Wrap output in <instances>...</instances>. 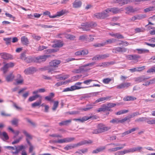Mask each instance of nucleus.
<instances>
[{
  "label": "nucleus",
  "mask_w": 155,
  "mask_h": 155,
  "mask_svg": "<svg viewBox=\"0 0 155 155\" xmlns=\"http://www.w3.org/2000/svg\"><path fill=\"white\" fill-rule=\"evenodd\" d=\"M26 58L25 53H23L21 54L20 56V58L21 59L25 61Z\"/></svg>",
  "instance_id": "nucleus-64"
},
{
  "label": "nucleus",
  "mask_w": 155,
  "mask_h": 155,
  "mask_svg": "<svg viewBox=\"0 0 155 155\" xmlns=\"http://www.w3.org/2000/svg\"><path fill=\"white\" fill-rule=\"evenodd\" d=\"M147 72L148 73H155V67H153L151 68L148 69L147 71Z\"/></svg>",
  "instance_id": "nucleus-55"
},
{
  "label": "nucleus",
  "mask_w": 155,
  "mask_h": 155,
  "mask_svg": "<svg viewBox=\"0 0 155 155\" xmlns=\"http://www.w3.org/2000/svg\"><path fill=\"white\" fill-rule=\"evenodd\" d=\"M108 97H101L97 100L94 103L95 104L97 103L102 102L108 99Z\"/></svg>",
  "instance_id": "nucleus-41"
},
{
  "label": "nucleus",
  "mask_w": 155,
  "mask_h": 155,
  "mask_svg": "<svg viewBox=\"0 0 155 155\" xmlns=\"http://www.w3.org/2000/svg\"><path fill=\"white\" fill-rule=\"evenodd\" d=\"M0 137L4 141H5L9 139V137L7 134L5 132H1V135Z\"/></svg>",
  "instance_id": "nucleus-19"
},
{
  "label": "nucleus",
  "mask_w": 155,
  "mask_h": 155,
  "mask_svg": "<svg viewBox=\"0 0 155 155\" xmlns=\"http://www.w3.org/2000/svg\"><path fill=\"white\" fill-rule=\"evenodd\" d=\"M136 99V98L131 96H127L123 98L125 101H134Z\"/></svg>",
  "instance_id": "nucleus-31"
},
{
  "label": "nucleus",
  "mask_w": 155,
  "mask_h": 155,
  "mask_svg": "<svg viewBox=\"0 0 155 155\" xmlns=\"http://www.w3.org/2000/svg\"><path fill=\"white\" fill-rule=\"evenodd\" d=\"M132 2L131 0H115L114 2L118 3L120 5L122 6Z\"/></svg>",
  "instance_id": "nucleus-15"
},
{
  "label": "nucleus",
  "mask_w": 155,
  "mask_h": 155,
  "mask_svg": "<svg viewBox=\"0 0 155 155\" xmlns=\"http://www.w3.org/2000/svg\"><path fill=\"white\" fill-rule=\"evenodd\" d=\"M61 62V61L58 60H53L49 63L50 66L54 67H57L58 65Z\"/></svg>",
  "instance_id": "nucleus-14"
},
{
  "label": "nucleus",
  "mask_w": 155,
  "mask_h": 155,
  "mask_svg": "<svg viewBox=\"0 0 155 155\" xmlns=\"http://www.w3.org/2000/svg\"><path fill=\"white\" fill-rule=\"evenodd\" d=\"M92 81H98L96 80H92V79H88L84 81L83 83L87 85L89 84Z\"/></svg>",
  "instance_id": "nucleus-50"
},
{
  "label": "nucleus",
  "mask_w": 155,
  "mask_h": 155,
  "mask_svg": "<svg viewBox=\"0 0 155 155\" xmlns=\"http://www.w3.org/2000/svg\"><path fill=\"white\" fill-rule=\"evenodd\" d=\"M88 53V51L86 50H79L74 53L76 56L84 55L87 54Z\"/></svg>",
  "instance_id": "nucleus-12"
},
{
  "label": "nucleus",
  "mask_w": 155,
  "mask_h": 155,
  "mask_svg": "<svg viewBox=\"0 0 155 155\" xmlns=\"http://www.w3.org/2000/svg\"><path fill=\"white\" fill-rule=\"evenodd\" d=\"M50 56V55H41L37 57L28 56L26 58L25 61L28 63H30L32 62L40 63L45 61L47 58Z\"/></svg>",
  "instance_id": "nucleus-1"
},
{
  "label": "nucleus",
  "mask_w": 155,
  "mask_h": 155,
  "mask_svg": "<svg viewBox=\"0 0 155 155\" xmlns=\"http://www.w3.org/2000/svg\"><path fill=\"white\" fill-rule=\"evenodd\" d=\"M84 144V141H82L76 144H74V145L75 146V147H77L78 146H81Z\"/></svg>",
  "instance_id": "nucleus-59"
},
{
  "label": "nucleus",
  "mask_w": 155,
  "mask_h": 155,
  "mask_svg": "<svg viewBox=\"0 0 155 155\" xmlns=\"http://www.w3.org/2000/svg\"><path fill=\"white\" fill-rule=\"evenodd\" d=\"M125 10L126 11L125 13L127 14H129L130 13H133L136 11V10L134 9L132 6L127 7L125 8Z\"/></svg>",
  "instance_id": "nucleus-22"
},
{
  "label": "nucleus",
  "mask_w": 155,
  "mask_h": 155,
  "mask_svg": "<svg viewBox=\"0 0 155 155\" xmlns=\"http://www.w3.org/2000/svg\"><path fill=\"white\" fill-rule=\"evenodd\" d=\"M84 23H82L81 25L82 27H80V28H82L84 31H87L90 29L91 27L88 23H87L85 25H84Z\"/></svg>",
  "instance_id": "nucleus-21"
},
{
  "label": "nucleus",
  "mask_w": 155,
  "mask_h": 155,
  "mask_svg": "<svg viewBox=\"0 0 155 155\" xmlns=\"http://www.w3.org/2000/svg\"><path fill=\"white\" fill-rule=\"evenodd\" d=\"M53 102L54 103V104L52 109L53 111H55L56 110L57 108L58 107L59 102L58 101H53Z\"/></svg>",
  "instance_id": "nucleus-32"
},
{
  "label": "nucleus",
  "mask_w": 155,
  "mask_h": 155,
  "mask_svg": "<svg viewBox=\"0 0 155 155\" xmlns=\"http://www.w3.org/2000/svg\"><path fill=\"white\" fill-rule=\"evenodd\" d=\"M137 50L138 51V53L140 54H145L149 52V51L147 49H137Z\"/></svg>",
  "instance_id": "nucleus-25"
},
{
  "label": "nucleus",
  "mask_w": 155,
  "mask_h": 155,
  "mask_svg": "<svg viewBox=\"0 0 155 155\" xmlns=\"http://www.w3.org/2000/svg\"><path fill=\"white\" fill-rule=\"evenodd\" d=\"M106 10L107 15H109V13L110 12H111L114 14H116L123 10L122 8L119 9L117 8H108L106 9Z\"/></svg>",
  "instance_id": "nucleus-4"
},
{
  "label": "nucleus",
  "mask_w": 155,
  "mask_h": 155,
  "mask_svg": "<svg viewBox=\"0 0 155 155\" xmlns=\"http://www.w3.org/2000/svg\"><path fill=\"white\" fill-rule=\"evenodd\" d=\"M86 67L85 65H84L80 67L81 73L87 71L89 70L86 68Z\"/></svg>",
  "instance_id": "nucleus-46"
},
{
  "label": "nucleus",
  "mask_w": 155,
  "mask_h": 155,
  "mask_svg": "<svg viewBox=\"0 0 155 155\" xmlns=\"http://www.w3.org/2000/svg\"><path fill=\"white\" fill-rule=\"evenodd\" d=\"M144 29L143 28H137L135 29V32L139 33L140 32H143Z\"/></svg>",
  "instance_id": "nucleus-61"
},
{
  "label": "nucleus",
  "mask_w": 155,
  "mask_h": 155,
  "mask_svg": "<svg viewBox=\"0 0 155 155\" xmlns=\"http://www.w3.org/2000/svg\"><path fill=\"white\" fill-rule=\"evenodd\" d=\"M127 51L126 48L119 47L114 48L112 49V52L115 53H117V52L123 53L126 52Z\"/></svg>",
  "instance_id": "nucleus-6"
},
{
  "label": "nucleus",
  "mask_w": 155,
  "mask_h": 155,
  "mask_svg": "<svg viewBox=\"0 0 155 155\" xmlns=\"http://www.w3.org/2000/svg\"><path fill=\"white\" fill-rule=\"evenodd\" d=\"M15 149H17L19 152L25 148V146L23 145L18 146H15Z\"/></svg>",
  "instance_id": "nucleus-40"
},
{
  "label": "nucleus",
  "mask_w": 155,
  "mask_h": 155,
  "mask_svg": "<svg viewBox=\"0 0 155 155\" xmlns=\"http://www.w3.org/2000/svg\"><path fill=\"white\" fill-rule=\"evenodd\" d=\"M23 133L27 137L26 140L28 144L29 145V146H30V145H31V144L29 140V139H32L31 136L25 130H24L23 131Z\"/></svg>",
  "instance_id": "nucleus-16"
},
{
  "label": "nucleus",
  "mask_w": 155,
  "mask_h": 155,
  "mask_svg": "<svg viewBox=\"0 0 155 155\" xmlns=\"http://www.w3.org/2000/svg\"><path fill=\"white\" fill-rule=\"evenodd\" d=\"M81 2L79 0H76L72 3L73 6L74 8H79L81 6Z\"/></svg>",
  "instance_id": "nucleus-18"
},
{
  "label": "nucleus",
  "mask_w": 155,
  "mask_h": 155,
  "mask_svg": "<svg viewBox=\"0 0 155 155\" xmlns=\"http://www.w3.org/2000/svg\"><path fill=\"white\" fill-rule=\"evenodd\" d=\"M41 103V100L39 99L38 101H36L33 103L31 104V106L33 107H35L38 106L40 105Z\"/></svg>",
  "instance_id": "nucleus-35"
},
{
  "label": "nucleus",
  "mask_w": 155,
  "mask_h": 155,
  "mask_svg": "<svg viewBox=\"0 0 155 155\" xmlns=\"http://www.w3.org/2000/svg\"><path fill=\"white\" fill-rule=\"evenodd\" d=\"M147 124H155V118H154L153 119H151V120H149V119L148 118V120H147Z\"/></svg>",
  "instance_id": "nucleus-51"
},
{
  "label": "nucleus",
  "mask_w": 155,
  "mask_h": 155,
  "mask_svg": "<svg viewBox=\"0 0 155 155\" xmlns=\"http://www.w3.org/2000/svg\"><path fill=\"white\" fill-rule=\"evenodd\" d=\"M63 45L61 42L60 41H57L55 43L52 45L54 48H60L63 46Z\"/></svg>",
  "instance_id": "nucleus-28"
},
{
  "label": "nucleus",
  "mask_w": 155,
  "mask_h": 155,
  "mask_svg": "<svg viewBox=\"0 0 155 155\" xmlns=\"http://www.w3.org/2000/svg\"><path fill=\"white\" fill-rule=\"evenodd\" d=\"M36 71V69L34 67H30L25 69L24 72L26 74H33Z\"/></svg>",
  "instance_id": "nucleus-9"
},
{
  "label": "nucleus",
  "mask_w": 155,
  "mask_h": 155,
  "mask_svg": "<svg viewBox=\"0 0 155 155\" xmlns=\"http://www.w3.org/2000/svg\"><path fill=\"white\" fill-rule=\"evenodd\" d=\"M48 47L44 46H39L37 48V50L38 51H41L45 49H46Z\"/></svg>",
  "instance_id": "nucleus-52"
},
{
  "label": "nucleus",
  "mask_w": 155,
  "mask_h": 155,
  "mask_svg": "<svg viewBox=\"0 0 155 155\" xmlns=\"http://www.w3.org/2000/svg\"><path fill=\"white\" fill-rule=\"evenodd\" d=\"M0 56L2 58L5 60L12 59H13L12 55L5 52L1 53L0 54Z\"/></svg>",
  "instance_id": "nucleus-7"
},
{
  "label": "nucleus",
  "mask_w": 155,
  "mask_h": 155,
  "mask_svg": "<svg viewBox=\"0 0 155 155\" xmlns=\"http://www.w3.org/2000/svg\"><path fill=\"white\" fill-rule=\"evenodd\" d=\"M115 38H116L118 39H122L124 38V36L121 34L119 33H116Z\"/></svg>",
  "instance_id": "nucleus-58"
},
{
  "label": "nucleus",
  "mask_w": 155,
  "mask_h": 155,
  "mask_svg": "<svg viewBox=\"0 0 155 155\" xmlns=\"http://www.w3.org/2000/svg\"><path fill=\"white\" fill-rule=\"evenodd\" d=\"M112 80L111 78H104L102 82L105 84H109Z\"/></svg>",
  "instance_id": "nucleus-44"
},
{
  "label": "nucleus",
  "mask_w": 155,
  "mask_h": 155,
  "mask_svg": "<svg viewBox=\"0 0 155 155\" xmlns=\"http://www.w3.org/2000/svg\"><path fill=\"white\" fill-rule=\"evenodd\" d=\"M65 37L67 39L72 40H74L75 38V37L74 36L70 34L66 35Z\"/></svg>",
  "instance_id": "nucleus-47"
},
{
  "label": "nucleus",
  "mask_w": 155,
  "mask_h": 155,
  "mask_svg": "<svg viewBox=\"0 0 155 155\" xmlns=\"http://www.w3.org/2000/svg\"><path fill=\"white\" fill-rule=\"evenodd\" d=\"M140 114L139 112H136L133 113L132 115L125 117L127 120H130V118L138 115H140Z\"/></svg>",
  "instance_id": "nucleus-30"
},
{
  "label": "nucleus",
  "mask_w": 155,
  "mask_h": 155,
  "mask_svg": "<svg viewBox=\"0 0 155 155\" xmlns=\"http://www.w3.org/2000/svg\"><path fill=\"white\" fill-rule=\"evenodd\" d=\"M97 128H98L100 133L108 131L111 128L110 127L105 126L102 124H98Z\"/></svg>",
  "instance_id": "nucleus-3"
},
{
  "label": "nucleus",
  "mask_w": 155,
  "mask_h": 155,
  "mask_svg": "<svg viewBox=\"0 0 155 155\" xmlns=\"http://www.w3.org/2000/svg\"><path fill=\"white\" fill-rule=\"evenodd\" d=\"M152 6L148 8H147L144 9V11L145 12H147L149 11H153Z\"/></svg>",
  "instance_id": "nucleus-63"
},
{
  "label": "nucleus",
  "mask_w": 155,
  "mask_h": 155,
  "mask_svg": "<svg viewBox=\"0 0 155 155\" xmlns=\"http://www.w3.org/2000/svg\"><path fill=\"white\" fill-rule=\"evenodd\" d=\"M71 122V120H66L63 121L59 123L60 126L67 125Z\"/></svg>",
  "instance_id": "nucleus-27"
},
{
  "label": "nucleus",
  "mask_w": 155,
  "mask_h": 155,
  "mask_svg": "<svg viewBox=\"0 0 155 155\" xmlns=\"http://www.w3.org/2000/svg\"><path fill=\"white\" fill-rule=\"evenodd\" d=\"M66 82H58L57 83L55 84V86L57 87L60 86L63 84H65L66 83Z\"/></svg>",
  "instance_id": "nucleus-62"
},
{
  "label": "nucleus",
  "mask_w": 155,
  "mask_h": 155,
  "mask_svg": "<svg viewBox=\"0 0 155 155\" xmlns=\"http://www.w3.org/2000/svg\"><path fill=\"white\" fill-rule=\"evenodd\" d=\"M22 137H19V138L15 140H14V141L12 142V144L14 145L16 143H19V142L22 139Z\"/></svg>",
  "instance_id": "nucleus-56"
},
{
  "label": "nucleus",
  "mask_w": 155,
  "mask_h": 155,
  "mask_svg": "<svg viewBox=\"0 0 155 155\" xmlns=\"http://www.w3.org/2000/svg\"><path fill=\"white\" fill-rule=\"evenodd\" d=\"M137 20H141L146 17V15L145 14H140L136 15Z\"/></svg>",
  "instance_id": "nucleus-37"
},
{
  "label": "nucleus",
  "mask_w": 155,
  "mask_h": 155,
  "mask_svg": "<svg viewBox=\"0 0 155 155\" xmlns=\"http://www.w3.org/2000/svg\"><path fill=\"white\" fill-rule=\"evenodd\" d=\"M14 78V76L12 73L8 75L6 77V80L7 82L12 81Z\"/></svg>",
  "instance_id": "nucleus-24"
},
{
  "label": "nucleus",
  "mask_w": 155,
  "mask_h": 155,
  "mask_svg": "<svg viewBox=\"0 0 155 155\" xmlns=\"http://www.w3.org/2000/svg\"><path fill=\"white\" fill-rule=\"evenodd\" d=\"M137 20H141L146 17V15L145 14H140L136 15Z\"/></svg>",
  "instance_id": "nucleus-38"
},
{
  "label": "nucleus",
  "mask_w": 155,
  "mask_h": 155,
  "mask_svg": "<svg viewBox=\"0 0 155 155\" xmlns=\"http://www.w3.org/2000/svg\"><path fill=\"white\" fill-rule=\"evenodd\" d=\"M21 41L22 43L24 45H27L29 43V41L28 40L27 38L25 36L21 37Z\"/></svg>",
  "instance_id": "nucleus-26"
},
{
  "label": "nucleus",
  "mask_w": 155,
  "mask_h": 155,
  "mask_svg": "<svg viewBox=\"0 0 155 155\" xmlns=\"http://www.w3.org/2000/svg\"><path fill=\"white\" fill-rule=\"evenodd\" d=\"M109 54H103L99 55V57L100 58V59H104L107 57H109Z\"/></svg>",
  "instance_id": "nucleus-49"
},
{
  "label": "nucleus",
  "mask_w": 155,
  "mask_h": 155,
  "mask_svg": "<svg viewBox=\"0 0 155 155\" xmlns=\"http://www.w3.org/2000/svg\"><path fill=\"white\" fill-rule=\"evenodd\" d=\"M3 40L5 41V43L6 45L10 44L12 41L11 38H3Z\"/></svg>",
  "instance_id": "nucleus-48"
},
{
  "label": "nucleus",
  "mask_w": 155,
  "mask_h": 155,
  "mask_svg": "<svg viewBox=\"0 0 155 155\" xmlns=\"http://www.w3.org/2000/svg\"><path fill=\"white\" fill-rule=\"evenodd\" d=\"M107 105L108 107H109V108L110 110V108L111 107H114L116 105V104L114 103H109L107 104Z\"/></svg>",
  "instance_id": "nucleus-60"
},
{
  "label": "nucleus",
  "mask_w": 155,
  "mask_h": 155,
  "mask_svg": "<svg viewBox=\"0 0 155 155\" xmlns=\"http://www.w3.org/2000/svg\"><path fill=\"white\" fill-rule=\"evenodd\" d=\"M127 121L126 117L124 119L120 120V118H115L113 119L110 121V123L113 124H117L120 123H123L125 121Z\"/></svg>",
  "instance_id": "nucleus-5"
},
{
  "label": "nucleus",
  "mask_w": 155,
  "mask_h": 155,
  "mask_svg": "<svg viewBox=\"0 0 155 155\" xmlns=\"http://www.w3.org/2000/svg\"><path fill=\"white\" fill-rule=\"evenodd\" d=\"M94 106V103L87 104L86 105L87 107L82 108L81 109V110L85 111H87L91 109L92 108H93V107Z\"/></svg>",
  "instance_id": "nucleus-20"
},
{
  "label": "nucleus",
  "mask_w": 155,
  "mask_h": 155,
  "mask_svg": "<svg viewBox=\"0 0 155 155\" xmlns=\"http://www.w3.org/2000/svg\"><path fill=\"white\" fill-rule=\"evenodd\" d=\"M148 118L145 117H142L139 118L135 120V122H142L148 120Z\"/></svg>",
  "instance_id": "nucleus-39"
},
{
  "label": "nucleus",
  "mask_w": 155,
  "mask_h": 155,
  "mask_svg": "<svg viewBox=\"0 0 155 155\" xmlns=\"http://www.w3.org/2000/svg\"><path fill=\"white\" fill-rule=\"evenodd\" d=\"M140 58V56L137 54L133 55V60H134L137 62L138 61V60L139 58Z\"/></svg>",
  "instance_id": "nucleus-57"
},
{
  "label": "nucleus",
  "mask_w": 155,
  "mask_h": 155,
  "mask_svg": "<svg viewBox=\"0 0 155 155\" xmlns=\"http://www.w3.org/2000/svg\"><path fill=\"white\" fill-rule=\"evenodd\" d=\"M82 88H84V87L73 85L71 86L70 87H68L64 89L63 91V92H64L68 91H72L76 90Z\"/></svg>",
  "instance_id": "nucleus-11"
},
{
  "label": "nucleus",
  "mask_w": 155,
  "mask_h": 155,
  "mask_svg": "<svg viewBox=\"0 0 155 155\" xmlns=\"http://www.w3.org/2000/svg\"><path fill=\"white\" fill-rule=\"evenodd\" d=\"M110 64V63L109 62H105L103 63H100L99 64H98L96 66V67H107Z\"/></svg>",
  "instance_id": "nucleus-29"
},
{
  "label": "nucleus",
  "mask_w": 155,
  "mask_h": 155,
  "mask_svg": "<svg viewBox=\"0 0 155 155\" xmlns=\"http://www.w3.org/2000/svg\"><path fill=\"white\" fill-rule=\"evenodd\" d=\"M19 120L16 118H14L11 121V123L12 125L17 126Z\"/></svg>",
  "instance_id": "nucleus-36"
},
{
  "label": "nucleus",
  "mask_w": 155,
  "mask_h": 155,
  "mask_svg": "<svg viewBox=\"0 0 155 155\" xmlns=\"http://www.w3.org/2000/svg\"><path fill=\"white\" fill-rule=\"evenodd\" d=\"M106 44V42H102L101 43H97L94 44L93 45L95 47H98L103 46Z\"/></svg>",
  "instance_id": "nucleus-42"
},
{
  "label": "nucleus",
  "mask_w": 155,
  "mask_h": 155,
  "mask_svg": "<svg viewBox=\"0 0 155 155\" xmlns=\"http://www.w3.org/2000/svg\"><path fill=\"white\" fill-rule=\"evenodd\" d=\"M65 12L66 11L65 10H62L61 11L57 12L56 14L58 17H60L64 15Z\"/></svg>",
  "instance_id": "nucleus-43"
},
{
  "label": "nucleus",
  "mask_w": 155,
  "mask_h": 155,
  "mask_svg": "<svg viewBox=\"0 0 155 155\" xmlns=\"http://www.w3.org/2000/svg\"><path fill=\"white\" fill-rule=\"evenodd\" d=\"M32 36L34 39L37 41H38L40 40L41 38V37L40 36H37L35 34H33L32 35Z\"/></svg>",
  "instance_id": "nucleus-54"
},
{
  "label": "nucleus",
  "mask_w": 155,
  "mask_h": 155,
  "mask_svg": "<svg viewBox=\"0 0 155 155\" xmlns=\"http://www.w3.org/2000/svg\"><path fill=\"white\" fill-rule=\"evenodd\" d=\"M132 149V153L137 151L141 152V150L143 149V147H141L138 146L137 147H133Z\"/></svg>",
  "instance_id": "nucleus-33"
},
{
  "label": "nucleus",
  "mask_w": 155,
  "mask_h": 155,
  "mask_svg": "<svg viewBox=\"0 0 155 155\" xmlns=\"http://www.w3.org/2000/svg\"><path fill=\"white\" fill-rule=\"evenodd\" d=\"M131 84L130 83L126 82L122 83L117 86V88L118 89H126L130 86Z\"/></svg>",
  "instance_id": "nucleus-10"
},
{
  "label": "nucleus",
  "mask_w": 155,
  "mask_h": 155,
  "mask_svg": "<svg viewBox=\"0 0 155 155\" xmlns=\"http://www.w3.org/2000/svg\"><path fill=\"white\" fill-rule=\"evenodd\" d=\"M14 66V64L13 63L10 62L5 64L1 69L3 71V73L5 74L7 72L8 68L12 67Z\"/></svg>",
  "instance_id": "nucleus-8"
},
{
  "label": "nucleus",
  "mask_w": 155,
  "mask_h": 155,
  "mask_svg": "<svg viewBox=\"0 0 155 155\" xmlns=\"http://www.w3.org/2000/svg\"><path fill=\"white\" fill-rule=\"evenodd\" d=\"M92 117L91 116L88 117L87 116H85L82 118H80L78 119H74L73 120L78 121L80 122L83 123L85 121H87V120L91 119Z\"/></svg>",
  "instance_id": "nucleus-13"
},
{
  "label": "nucleus",
  "mask_w": 155,
  "mask_h": 155,
  "mask_svg": "<svg viewBox=\"0 0 155 155\" xmlns=\"http://www.w3.org/2000/svg\"><path fill=\"white\" fill-rule=\"evenodd\" d=\"M149 78H146L144 76H142L137 78L135 79L136 81H137L138 82H140L143 81H144L147 79H148Z\"/></svg>",
  "instance_id": "nucleus-23"
},
{
  "label": "nucleus",
  "mask_w": 155,
  "mask_h": 155,
  "mask_svg": "<svg viewBox=\"0 0 155 155\" xmlns=\"http://www.w3.org/2000/svg\"><path fill=\"white\" fill-rule=\"evenodd\" d=\"M128 110H122L117 112L116 113V114L117 115H120V114H124L127 113Z\"/></svg>",
  "instance_id": "nucleus-53"
},
{
  "label": "nucleus",
  "mask_w": 155,
  "mask_h": 155,
  "mask_svg": "<svg viewBox=\"0 0 155 155\" xmlns=\"http://www.w3.org/2000/svg\"><path fill=\"white\" fill-rule=\"evenodd\" d=\"M121 145L122 146L109 149H108L107 150L109 152H114L123 149L124 146H126V144L125 143Z\"/></svg>",
  "instance_id": "nucleus-17"
},
{
  "label": "nucleus",
  "mask_w": 155,
  "mask_h": 155,
  "mask_svg": "<svg viewBox=\"0 0 155 155\" xmlns=\"http://www.w3.org/2000/svg\"><path fill=\"white\" fill-rule=\"evenodd\" d=\"M75 147V146L74 145V144L67 145L64 148V149L65 150H68Z\"/></svg>",
  "instance_id": "nucleus-34"
},
{
  "label": "nucleus",
  "mask_w": 155,
  "mask_h": 155,
  "mask_svg": "<svg viewBox=\"0 0 155 155\" xmlns=\"http://www.w3.org/2000/svg\"><path fill=\"white\" fill-rule=\"evenodd\" d=\"M109 15H107L106 10L103 11L101 12L97 13L94 14L93 17L94 18L99 19H104L109 16Z\"/></svg>",
  "instance_id": "nucleus-2"
},
{
  "label": "nucleus",
  "mask_w": 155,
  "mask_h": 155,
  "mask_svg": "<svg viewBox=\"0 0 155 155\" xmlns=\"http://www.w3.org/2000/svg\"><path fill=\"white\" fill-rule=\"evenodd\" d=\"M88 151V149L87 148H84V149L81 150L79 151H77L76 153H77L79 154H82V153H85L87 152Z\"/></svg>",
  "instance_id": "nucleus-45"
}]
</instances>
